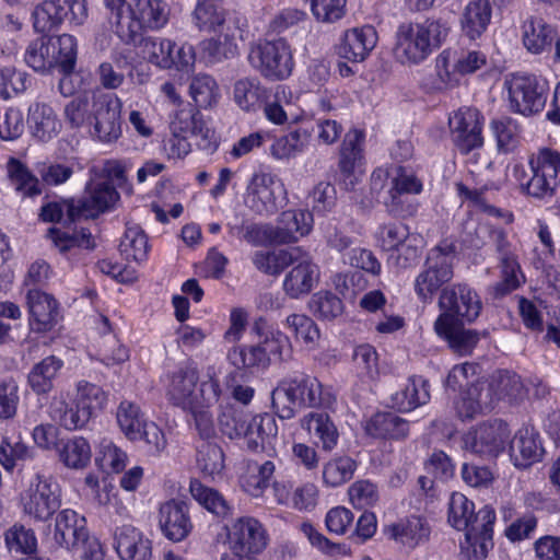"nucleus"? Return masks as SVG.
<instances>
[{"mask_svg": "<svg viewBox=\"0 0 560 560\" xmlns=\"http://www.w3.org/2000/svg\"><path fill=\"white\" fill-rule=\"evenodd\" d=\"M199 382L198 369L192 363H185L165 376V393L170 402L182 409L211 407L219 401L221 387L218 380L210 377Z\"/></svg>", "mask_w": 560, "mask_h": 560, "instance_id": "obj_1", "label": "nucleus"}, {"mask_svg": "<svg viewBox=\"0 0 560 560\" xmlns=\"http://www.w3.org/2000/svg\"><path fill=\"white\" fill-rule=\"evenodd\" d=\"M448 28L439 20L404 22L396 32L394 54L402 65H419L446 38Z\"/></svg>", "mask_w": 560, "mask_h": 560, "instance_id": "obj_2", "label": "nucleus"}, {"mask_svg": "<svg viewBox=\"0 0 560 560\" xmlns=\"http://www.w3.org/2000/svg\"><path fill=\"white\" fill-rule=\"evenodd\" d=\"M529 170L522 165L513 168L522 192L538 200H549L560 185V153L550 148H540L528 159Z\"/></svg>", "mask_w": 560, "mask_h": 560, "instance_id": "obj_3", "label": "nucleus"}, {"mask_svg": "<svg viewBox=\"0 0 560 560\" xmlns=\"http://www.w3.org/2000/svg\"><path fill=\"white\" fill-rule=\"evenodd\" d=\"M456 246L452 242H441L432 248L425 259L423 270L417 276L415 291L422 301L433 295L454 276Z\"/></svg>", "mask_w": 560, "mask_h": 560, "instance_id": "obj_4", "label": "nucleus"}, {"mask_svg": "<svg viewBox=\"0 0 560 560\" xmlns=\"http://www.w3.org/2000/svg\"><path fill=\"white\" fill-rule=\"evenodd\" d=\"M248 60L255 70L270 81L285 80L294 67L290 45L283 38L258 43L250 49Z\"/></svg>", "mask_w": 560, "mask_h": 560, "instance_id": "obj_5", "label": "nucleus"}, {"mask_svg": "<svg viewBox=\"0 0 560 560\" xmlns=\"http://www.w3.org/2000/svg\"><path fill=\"white\" fill-rule=\"evenodd\" d=\"M441 314L439 325L445 320L460 319L467 323L475 322L480 315L482 303L475 290L466 283H455L441 290L439 298Z\"/></svg>", "mask_w": 560, "mask_h": 560, "instance_id": "obj_6", "label": "nucleus"}, {"mask_svg": "<svg viewBox=\"0 0 560 560\" xmlns=\"http://www.w3.org/2000/svg\"><path fill=\"white\" fill-rule=\"evenodd\" d=\"M139 47L145 59L163 69L189 71L195 62V51L190 45H183L174 51L176 45L170 39L147 36L141 38Z\"/></svg>", "mask_w": 560, "mask_h": 560, "instance_id": "obj_7", "label": "nucleus"}, {"mask_svg": "<svg viewBox=\"0 0 560 560\" xmlns=\"http://www.w3.org/2000/svg\"><path fill=\"white\" fill-rule=\"evenodd\" d=\"M86 16L85 0H46L33 12L34 27L40 33L52 30L66 20L80 25Z\"/></svg>", "mask_w": 560, "mask_h": 560, "instance_id": "obj_8", "label": "nucleus"}, {"mask_svg": "<svg viewBox=\"0 0 560 560\" xmlns=\"http://www.w3.org/2000/svg\"><path fill=\"white\" fill-rule=\"evenodd\" d=\"M508 91L512 109L532 115L545 107L548 84L536 75H514L508 82Z\"/></svg>", "mask_w": 560, "mask_h": 560, "instance_id": "obj_9", "label": "nucleus"}, {"mask_svg": "<svg viewBox=\"0 0 560 560\" xmlns=\"http://www.w3.org/2000/svg\"><path fill=\"white\" fill-rule=\"evenodd\" d=\"M61 489L51 477L36 476V482H32L22 498L23 509L26 514L37 521H47L61 504Z\"/></svg>", "mask_w": 560, "mask_h": 560, "instance_id": "obj_10", "label": "nucleus"}, {"mask_svg": "<svg viewBox=\"0 0 560 560\" xmlns=\"http://www.w3.org/2000/svg\"><path fill=\"white\" fill-rule=\"evenodd\" d=\"M510 438L506 422L501 419L489 420L477 425L465 436V448L481 457H495L503 451Z\"/></svg>", "mask_w": 560, "mask_h": 560, "instance_id": "obj_11", "label": "nucleus"}, {"mask_svg": "<svg viewBox=\"0 0 560 560\" xmlns=\"http://www.w3.org/2000/svg\"><path fill=\"white\" fill-rule=\"evenodd\" d=\"M122 22L125 31L119 37L133 43L141 28H160L167 22L166 5L161 0H133Z\"/></svg>", "mask_w": 560, "mask_h": 560, "instance_id": "obj_12", "label": "nucleus"}, {"mask_svg": "<svg viewBox=\"0 0 560 560\" xmlns=\"http://www.w3.org/2000/svg\"><path fill=\"white\" fill-rule=\"evenodd\" d=\"M121 101L112 93H101L93 97V135L103 142L116 141L121 135Z\"/></svg>", "mask_w": 560, "mask_h": 560, "instance_id": "obj_13", "label": "nucleus"}, {"mask_svg": "<svg viewBox=\"0 0 560 560\" xmlns=\"http://www.w3.org/2000/svg\"><path fill=\"white\" fill-rule=\"evenodd\" d=\"M88 196L79 199L77 203H67V214L70 222L81 218H95L108 210L118 199L116 188L108 180L91 183L86 187Z\"/></svg>", "mask_w": 560, "mask_h": 560, "instance_id": "obj_14", "label": "nucleus"}, {"mask_svg": "<svg viewBox=\"0 0 560 560\" xmlns=\"http://www.w3.org/2000/svg\"><path fill=\"white\" fill-rule=\"evenodd\" d=\"M283 194L282 184L271 174H255L245 196V205L259 215L273 214L279 207V199Z\"/></svg>", "mask_w": 560, "mask_h": 560, "instance_id": "obj_15", "label": "nucleus"}, {"mask_svg": "<svg viewBox=\"0 0 560 560\" xmlns=\"http://www.w3.org/2000/svg\"><path fill=\"white\" fill-rule=\"evenodd\" d=\"M481 118L479 110L471 107L459 108L450 117L453 140L462 153L467 154L482 145Z\"/></svg>", "mask_w": 560, "mask_h": 560, "instance_id": "obj_16", "label": "nucleus"}, {"mask_svg": "<svg viewBox=\"0 0 560 560\" xmlns=\"http://www.w3.org/2000/svg\"><path fill=\"white\" fill-rule=\"evenodd\" d=\"M495 513L490 506H483L475 527L465 534V542L460 544V557L464 560H483L492 544Z\"/></svg>", "mask_w": 560, "mask_h": 560, "instance_id": "obj_17", "label": "nucleus"}, {"mask_svg": "<svg viewBox=\"0 0 560 560\" xmlns=\"http://www.w3.org/2000/svg\"><path fill=\"white\" fill-rule=\"evenodd\" d=\"M189 510L190 502L179 499H172L161 504L159 526L168 540L178 542L191 533L194 526Z\"/></svg>", "mask_w": 560, "mask_h": 560, "instance_id": "obj_18", "label": "nucleus"}, {"mask_svg": "<svg viewBox=\"0 0 560 560\" xmlns=\"http://www.w3.org/2000/svg\"><path fill=\"white\" fill-rule=\"evenodd\" d=\"M171 133L174 136H192L198 140L197 145L201 150L213 152L217 149L214 131L208 127L199 110L183 108L175 113L170 124Z\"/></svg>", "mask_w": 560, "mask_h": 560, "instance_id": "obj_19", "label": "nucleus"}, {"mask_svg": "<svg viewBox=\"0 0 560 560\" xmlns=\"http://www.w3.org/2000/svg\"><path fill=\"white\" fill-rule=\"evenodd\" d=\"M495 394L490 377L471 384L456 404L457 416L462 420H472L478 415L491 411L497 406Z\"/></svg>", "mask_w": 560, "mask_h": 560, "instance_id": "obj_20", "label": "nucleus"}, {"mask_svg": "<svg viewBox=\"0 0 560 560\" xmlns=\"http://www.w3.org/2000/svg\"><path fill=\"white\" fill-rule=\"evenodd\" d=\"M229 539L235 556L256 553L267 545L261 524L253 517H241L232 526Z\"/></svg>", "mask_w": 560, "mask_h": 560, "instance_id": "obj_21", "label": "nucleus"}, {"mask_svg": "<svg viewBox=\"0 0 560 560\" xmlns=\"http://www.w3.org/2000/svg\"><path fill=\"white\" fill-rule=\"evenodd\" d=\"M114 548L121 560H151L152 558L151 540L129 524L115 529Z\"/></svg>", "mask_w": 560, "mask_h": 560, "instance_id": "obj_22", "label": "nucleus"}, {"mask_svg": "<svg viewBox=\"0 0 560 560\" xmlns=\"http://www.w3.org/2000/svg\"><path fill=\"white\" fill-rule=\"evenodd\" d=\"M312 224L313 217L308 211L287 210L280 214L277 225L270 229L268 237L276 244L293 243L308 234Z\"/></svg>", "mask_w": 560, "mask_h": 560, "instance_id": "obj_23", "label": "nucleus"}, {"mask_svg": "<svg viewBox=\"0 0 560 560\" xmlns=\"http://www.w3.org/2000/svg\"><path fill=\"white\" fill-rule=\"evenodd\" d=\"M319 281V269L305 254L285 275L283 291L291 299L307 295Z\"/></svg>", "mask_w": 560, "mask_h": 560, "instance_id": "obj_24", "label": "nucleus"}, {"mask_svg": "<svg viewBox=\"0 0 560 560\" xmlns=\"http://www.w3.org/2000/svg\"><path fill=\"white\" fill-rule=\"evenodd\" d=\"M88 536L90 534L83 516L70 509L58 513L55 522L54 539L60 547L74 549Z\"/></svg>", "mask_w": 560, "mask_h": 560, "instance_id": "obj_25", "label": "nucleus"}, {"mask_svg": "<svg viewBox=\"0 0 560 560\" xmlns=\"http://www.w3.org/2000/svg\"><path fill=\"white\" fill-rule=\"evenodd\" d=\"M377 43V33L373 26L366 25L346 32L338 46V55L352 62L363 61Z\"/></svg>", "mask_w": 560, "mask_h": 560, "instance_id": "obj_26", "label": "nucleus"}, {"mask_svg": "<svg viewBox=\"0 0 560 560\" xmlns=\"http://www.w3.org/2000/svg\"><path fill=\"white\" fill-rule=\"evenodd\" d=\"M544 448L534 428H521L510 444V456L518 468H527L542 457Z\"/></svg>", "mask_w": 560, "mask_h": 560, "instance_id": "obj_27", "label": "nucleus"}, {"mask_svg": "<svg viewBox=\"0 0 560 560\" xmlns=\"http://www.w3.org/2000/svg\"><path fill=\"white\" fill-rule=\"evenodd\" d=\"M386 533L397 544L415 549L429 540L431 527L424 517L412 515L389 525Z\"/></svg>", "mask_w": 560, "mask_h": 560, "instance_id": "obj_28", "label": "nucleus"}, {"mask_svg": "<svg viewBox=\"0 0 560 560\" xmlns=\"http://www.w3.org/2000/svg\"><path fill=\"white\" fill-rule=\"evenodd\" d=\"M27 304L31 314V327L36 331H48L58 322L57 301L49 294L30 290L27 293Z\"/></svg>", "mask_w": 560, "mask_h": 560, "instance_id": "obj_29", "label": "nucleus"}, {"mask_svg": "<svg viewBox=\"0 0 560 560\" xmlns=\"http://www.w3.org/2000/svg\"><path fill=\"white\" fill-rule=\"evenodd\" d=\"M465 323L467 322L460 319L445 320L442 326L439 325V319L434 323L435 332L460 355L470 354L480 339L477 330L464 327Z\"/></svg>", "mask_w": 560, "mask_h": 560, "instance_id": "obj_30", "label": "nucleus"}, {"mask_svg": "<svg viewBox=\"0 0 560 560\" xmlns=\"http://www.w3.org/2000/svg\"><path fill=\"white\" fill-rule=\"evenodd\" d=\"M301 427L326 452L334 450L338 443L339 432L327 412L311 411L301 419Z\"/></svg>", "mask_w": 560, "mask_h": 560, "instance_id": "obj_31", "label": "nucleus"}, {"mask_svg": "<svg viewBox=\"0 0 560 560\" xmlns=\"http://www.w3.org/2000/svg\"><path fill=\"white\" fill-rule=\"evenodd\" d=\"M284 382L298 407L314 408L330 401L329 395H324L323 386L315 377L298 375Z\"/></svg>", "mask_w": 560, "mask_h": 560, "instance_id": "obj_32", "label": "nucleus"}, {"mask_svg": "<svg viewBox=\"0 0 560 560\" xmlns=\"http://www.w3.org/2000/svg\"><path fill=\"white\" fill-rule=\"evenodd\" d=\"M245 440L248 450L264 451L277 438L278 427L270 413L252 416L246 427Z\"/></svg>", "mask_w": 560, "mask_h": 560, "instance_id": "obj_33", "label": "nucleus"}, {"mask_svg": "<svg viewBox=\"0 0 560 560\" xmlns=\"http://www.w3.org/2000/svg\"><path fill=\"white\" fill-rule=\"evenodd\" d=\"M492 9L489 0H471L460 15V28L469 39L479 38L491 20Z\"/></svg>", "mask_w": 560, "mask_h": 560, "instance_id": "obj_34", "label": "nucleus"}, {"mask_svg": "<svg viewBox=\"0 0 560 560\" xmlns=\"http://www.w3.org/2000/svg\"><path fill=\"white\" fill-rule=\"evenodd\" d=\"M430 400L429 383L421 376H411L401 389L392 396V401L400 411H411Z\"/></svg>", "mask_w": 560, "mask_h": 560, "instance_id": "obj_35", "label": "nucleus"}, {"mask_svg": "<svg viewBox=\"0 0 560 560\" xmlns=\"http://www.w3.org/2000/svg\"><path fill=\"white\" fill-rule=\"evenodd\" d=\"M215 37L205 39L200 43L201 51L209 62H217L235 54L233 43L236 32L235 24H228L223 28L213 31Z\"/></svg>", "mask_w": 560, "mask_h": 560, "instance_id": "obj_36", "label": "nucleus"}, {"mask_svg": "<svg viewBox=\"0 0 560 560\" xmlns=\"http://www.w3.org/2000/svg\"><path fill=\"white\" fill-rule=\"evenodd\" d=\"M194 20L200 31H217L234 22L226 20L222 0H198Z\"/></svg>", "mask_w": 560, "mask_h": 560, "instance_id": "obj_37", "label": "nucleus"}, {"mask_svg": "<svg viewBox=\"0 0 560 560\" xmlns=\"http://www.w3.org/2000/svg\"><path fill=\"white\" fill-rule=\"evenodd\" d=\"M28 110L31 129L35 138L46 142L58 133L60 124L50 106L36 103Z\"/></svg>", "mask_w": 560, "mask_h": 560, "instance_id": "obj_38", "label": "nucleus"}, {"mask_svg": "<svg viewBox=\"0 0 560 560\" xmlns=\"http://www.w3.org/2000/svg\"><path fill=\"white\" fill-rule=\"evenodd\" d=\"M63 362L49 355L35 364L28 374V384L36 394H46L54 387V380L58 375Z\"/></svg>", "mask_w": 560, "mask_h": 560, "instance_id": "obj_39", "label": "nucleus"}, {"mask_svg": "<svg viewBox=\"0 0 560 560\" xmlns=\"http://www.w3.org/2000/svg\"><path fill=\"white\" fill-rule=\"evenodd\" d=\"M481 509L476 513L474 503L463 493L454 492L448 503V523L458 530L471 529L475 527Z\"/></svg>", "mask_w": 560, "mask_h": 560, "instance_id": "obj_40", "label": "nucleus"}, {"mask_svg": "<svg viewBox=\"0 0 560 560\" xmlns=\"http://www.w3.org/2000/svg\"><path fill=\"white\" fill-rule=\"evenodd\" d=\"M408 430V422L393 412L376 413L366 425L368 433L375 438L402 439Z\"/></svg>", "mask_w": 560, "mask_h": 560, "instance_id": "obj_41", "label": "nucleus"}, {"mask_svg": "<svg viewBox=\"0 0 560 560\" xmlns=\"http://www.w3.org/2000/svg\"><path fill=\"white\" fill-rule=\"evenodd\" d=\"M523 30L524 45L534 54L550 47L556 36L555 30L541 18H530L524 23Z\"/></svg>", "mask_w": 560, "mask_h": 560, "instance_id": "obj_42", "label": "nucleus"}, {"mask_svg": "<svg viewBox=\"0 0 560 560\" xmlns=\"http://www.w3.org/2000/svg\"><path fill=\"white\" fill-rule=\"evenodd\" d=\"M497 402L522 400L525 397V387L521 376L511 371H497L490 376Z\"/></svg>", "mask_w": 560, "mask_h": 560, "instance_id": "obj_43", "label": "nucleus"}, {"mask_svg": "<svg viewBox=\"0 0 560 560\" xmlns=\"http://www.w3.org/2000/svg\"><path fill=\"white\" fill-rule=\"evenodd\" d=\"M364 133L360 130H351L346 133L340 149L339 167L341 173L351 177L363 159L362 142Z\"/></svg>", "mask_w": 560, "mask_h": 560, "instance_id": "obj_44", "label": "nucleus"}, {"mask_svg": "<svg viewBox=\"0 0 560 560\" xmlns=\"http://www.w3.org/2000/svg\"><path fill=\"white\" fill-rule=\"evenodd\" d=\"M116 420L120 431L128 440L132 442L140 440V429L145 424L147 420L137 404L122 400L117 408Z\"/></svg>", "mask_w": 560, "mask_h": 560, "instance_id": "obj_45", "label": "nucleus"}, {"mask_svg": "<svg viewBox=\"0 0 560 560\" xmlns=\"http://www.w3.org/2000/svg\"><path fill=\"white\" fill-rule=\"evenodd\" d=\"M311 140V132L307 129L299 128L277 138L270 152L278 160H289L301 153Z\"/></svg>", "mask_w": 560, "mask_h": 560, "instance_id": "obj_46", "label": "nucleus"}, {"mask_svg": "<svg viewBox=\"0 0 560 560\" xmlns=\"http://www.w3.org/2000/svg\"><path fill=\"white\" fill-rule=\"evenodd\" d=\"M51 55L60 73L68 75L74 71L77 62V40L72 35L62 34L50 37Z\"/></svg>", "mask_w": 560, "mask_h": 560, "instance_id": "obj_47", "label": "nucleus"}, {"mask_svg": "<svg viewBox=\"0 0 560 560\" xmlns=\"http://www.w3.org/2000/svg\"><path fill=\"white\" fill-rule=\"evenodd\" d=\"M25 62L37 72L55 70L56 59L51 55L50 37L40 36L31 42L25 50Z\"/></svg>", "mask_w": 560, "mask_h": 560, "instance_id": "obj_48", "label": "nucleus"}, {"mask_svg": "<svg viewBox=\"0 0 560 560\" xmlns=\"http://www.w3.org/2000/svg\"><path fill=\"white\" fill-rule=\"evenodd\" d=\"M197 465L203 476L214 478L224 469V453L222 448L210 441H201L197 445Z\"/></svg>", "mask_w": 560, "mask_h": 560, "instance_id": "obj_49", "label": "nucleus"}, {"mask_svg": "<svg viewBox=\"0 0 560 560\" xmlns=\"http://www.w3.org/2000/svg\"><path fill=\"white\" fill-rule=\"evenodd\" d=\"M228 360L237 369L266 368L270 358L262 343L234 347L228 352Z\"/></svg>", "mask_w": 560, "mask_h": 560, "instance_id": "obj_50", "label": "nucleus"}, {"mask_svg": "<svg viewBox=\"0 0 560 560\" xmlns=\"http://www.w3.org/2000/svg\"><path fill=\"white\" fill-rule=\"evenodd\" d=\"M149 249L148 236L138 225L127 226L124 237L119 244V250L126 259L141 262L147 258Z\"/></svg>", "mask_w": 560, "mask_h": 560, "instance_id": "obj_51", "label": "nucleus"}, {"mask_svg": "<svg viewBox=\"0 0 560 560\" xmlns=\"http://www.w3.org/2000/svg\"><path fill=\"white\" fill-rule=\"evenodd\" d=\"M60 460L69 468H84L91 460V447L83 438H73L61 443Z\"/></svg>", "mask_w": 560, "mask_h": 560, "instance_id": "obj_52", "label": "nucleus"}, {"mask_svg": "<svg viewBox=\"0 0 560 560\" xmlns=\"http://www.w3.org/2000/svg\"><path fill=\"white\" fill-rule=\"evenodd\" d=\"M310 312L318 319L331 320L343 312L342 301L329 291H319L308 301Z\"/></svg>", "mask_w": 560, "mask_h": 560, "instance_id": "obj_53", "label": "nucleus"}, {"mask_svg": "<svg viewBox=\"0 0 560 560\" xmlns=\"http://www.w3.org/2000/svg\"><path fill=\"white\" fill-rule=\"evenodd\" d=\"M357 462L350 456H339L325 464L323 479L327 486L339 487L352 479Z\"/></svg>", "mask_w": 560, "mask_h": 560, "instance_id": "obj_54", "label": "nucleus"}, {"mask_svg": "<svg viewBox=\"0 0 560 560\" xmlns=\"http://www.w3.org/2000/svg\"><path fill=\"white\" fill-rule=\"evenodd\" d=\"M125 70H131L128 61L121 57L114 56L110 60L103 61L96 75L101 85L107 90H117L125 82Z\"/></svg>", "mask_w": 560, "mask_h": 560, "instance_id": "obj_55", "label": "nucleus"}, {"mask_svg": "<svg viewBox=\"0 0 560 560\" xmlns=\"http://www.w3.org/2000/svg\"><path fill=\"white\" fill-rule=\"evenodd\" d=\"M250 413L241 407H226L219 416L221 432L230 439L245 438Z\"/></svg>", "mask_w": 560, "mask_h": 560, "instance_id": "obj_56", "label": "nucleus"}, {"mask_svg": "<svg viewBox=\"0 0 560 560\" xmlns=\"http://www.w3.org/2000/svg\"><path fill=\"white\" fill-rule=\"evenodd\" d=\"M190 492L196 501L217 516L225 517L230 514L231 508L229 502L219 491L205 487L199 482H191Z\"/></svg>", "mask_w": 560, "mask_h": 560, "instance_id": "obj_57", "label": "nucleus"}, {"mask_svg": "<svg viewBox=\"0 0 560 560\" xmlns=\"http://www.w3.org/2000/svg\"><path fill=\"white\" fill-rule=\"evenodd\" d=\"M266 91L257 79H241L234 84V100L245 110L255 109L265 97Z\"/></svg>", "mask_w": 560, "mask_h": 560, "instance_id": "obj_58", "label": "nucleus"}, {"mask_svg": "<svg viewBox=\"0 0 560 560\" xmlns=\"http://www.w3.org/2000/svg\"><path fill=\"white\" fill-rule=\"evenodd\" d=\"M501 281L494 287L497 295H505L521 287L525 277L516 257L500 258Z\"/></svg>", "mask_w": 560, "mask_h": 560, "instance_id": "obj_59", "label": "nucleus"}, {"mask_svg": "<svg viewBox=\"0 0 560 560\" xmlns=\"http://www.w3.org/2000/svg\"><path fill=\"white\" fill-rule=\"evenodd\" d=\"M8 175L15 189L23 196H36L42 192L39 182L20 161L12 159L8 164Z\"/></svg>", "mask_w": 560, "mask_h": 560, "instance_id": "obj_60", "label": "nucleus"}, {"mask_svg": "<svg viewBox=\"0 0 560 560\" xmlns=\"http://www.w3.org/2000/svg\"><path fill=\"white\" fill-rule=\"evenodd\" d=\"M189 92L191 98L200 108L212 106L219 95L214 79L208 74L196 75L190 83Z\"/></svg>", "mask_w": 560, "mask_h": 560, "instance_id": "obj_61", "label": "nucleus"}, {"mask_svg": "<svg viewBox=\"0 0 560 560\" xmlns=\"http://www.w3.org/2000/svg\"><path fill=\"white\" fill-rule=\"evenodd\" d=\"M7 548L10 552L32 555L36 550V537L31 529L22 525H14L4 534Z\"/></svg>", "mask_w": 560, "mask_h": 560, "instance_id": "obj_62", "label": "nucleus"}, {"mask_svg": "<svg viewBox=\"0 0 560 560\" xmlns=\"http://www.w3.org/2000/svg\"><path fill=\"white\" fill-rule=\"evenodd\" d=\"M77 401L79 406L86 411H91V416L95 411L103 410L107 402L106 393L97 385L86 381H80L77 385Z\"/></svg>", "mask_w": 560, "mask_h": 560, "instance_id": "obj_63", "label": "nucleus"}, {"mask_svg": "<svg viewBox=\"0 0 560 560\" xmlns=\"http://www.w3.org/2000/svg\"><path fill=\"white\" fill-rule=\"evenodd\" d=\"M48 235L54 244L65 253L73 247H81L85 249H93L95 244L92 234L89 231L82 230L78 234H68L57 229H49Z\"/></svg>", "mask_w": 560, "mask_h": 560, "instance_id": "obj_64", "label": "nucleus"}]
</instances>
